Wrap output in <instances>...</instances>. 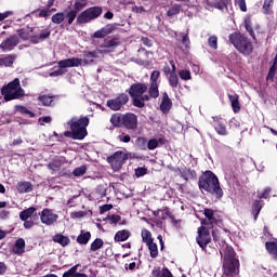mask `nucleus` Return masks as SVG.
<instances>
[{"label":"nucleus","instance_id":"obj_59","mask_svg":"<svg viewBox=\"0 0 277 277\" xmlns=\"http://www.w3.org/2000/svg\"><path fill=\"white\" fill-rule=\"evenodd\" d=\"M87 213L83 211L71 212L70 217L72 220H79V217H85Z\"/></svg>","mask_w":277,"mask_h":277},{"label":"nucleus","instance_id":"obj_14","mask_svg":"<svg viewBox=\"0 0 277 277\" xmlns=\"http://www.w3.org/2000/svg\"><path fill=\"white\" fill-rule=\"evenodd\" d=\"M123 126L126 129H136L137 128V116L133 113H127L123 115Z\"/></svg>","mask_w":277,"mask_h":277},{"label":"nucleus","instance_id":"obj_16","mask_svg":"<svg viewBox=\"0 0 277 277\" xmlns=\"http://www.w3.org/2000/svg\"><path fill=\"white\" fill-rule=\"evenodd\" d=\"M16 44H18V37L13 35L0 44V49L3 52L12 51Z\"/></svg>","mask_w":277,"mask_h":277},{"label":"nucleus","instance_id":"obj_24","mask_svg":"<svg viewBox=\"0 0 277 277\" xmlns=\"http://www.w3.org/2000/svg\"><path fill=\"white\" fill-rule=\"evenodd\" d=\"M90 239H92V234H90V232L81 230L80 235L77 237V242L85 246Z\"/></svg>","mask_w":277,"mask_h":277},{"label":"nucleus","instance_id":"obj_11","mask_svg":"<svg viewBox=\"0 0 277 277\" xmlns=\"http://www.w3.org/2000/svg\"><path fill=\"white\" fill-rule=\"evenodd\" d=\"M197 243L202 250L211 243V233L207 227L201 226L198 228Z\"/></svg>","mask_w":277,"mask_h":277},{"label":"nucleus","instance_id":"obj_21","mask_svg":"<svg viewBox=\"0 0 277 277\" xmlns=\"http://www.w3.org/2000/svg\"><path fill=\"white\" fill-rule=\"evenodd\" d=\"M228 98H229L234 114H239V111H241V104H239V95H237V94L230 95L229 94Z\"/></svg>","mask_w":277,"mask_h":277},{"label":"nucleus","instance_id":"obj_18","mask_svg":"<svg viewBox=\"0 0 277 277\" xmlns=\"http://www.w3.org/2000/svg\"><path fill=\"white\" fill-rule=\"evenodd\" d=\"M16 189L19 194H29L30 192H34V185H31V182H18L16 184Z\"/></svg>","mask_w":277,"mask_h":277},{"label":"nucleus","instance_id":"obj_55","mask_svg":"<svg viewBox=\"0 0 277 277\" xmlns=\"http://www.w3.org/2000/svg\"><path fill=\"white\" fill-rule=\"evenodd\" d=\"M85 3H82L79 0H76L74 3V12H76V14H79V12H81V10H83V8H85Z\"/></svg>","mask_w":277,"mask_h":277},{"label":"nucleus","instance_id":"obj_61","mask_svg":"<svg viewBox=\"0 0 277 277\" xmlns=\"http://www.w3.org/2000/svg\"><path fill=\"white\" fill-rule=\"evenodd\" d=\"M10 16H14V11H5L0 13V23L1 21H5V18H10Z\"/></svg>","mask_w":277,"mask_h":277},{"label":"nucleus","instance_id":"obj_36","mask_svg":"<svg viewBox=\"0 0 277 277\" xmlns=\"http://www.w3.org/2000/svg\"><path fill=\"white\" fill-rule=\"evenodd\" d=\"M105 246V242L101 238H96L90 247L91 252H96L97 250H101Z\"/></svg>","mask_w":277,"mask_h":277},{"label":"nucleus","instance_id":"obj_38","mask_svg":"<svg viewBox=\"0 0 277 277\" xmlns=\"http://www.w3.org/2000/svg\"><path fill=\"white\" fill-rule=\"evenodd\" d=\"M148 93L151 98H157L159 96V83H150Z\"/></svg>","mask_w":277,"mask_h":277},{"label":"nucleus","instance_id":"obj_22","mask_svg":"<svg viewBox=\"0 0 277 277\" xmlns=\"http://www.w3.org/2000/svg\"><path fill=\"white\" fill-rule=\"evenodd\" d=\"M265 248L272 258L277 259V239L273 241H266Z\"/></svg>","mask_w":277,"mask_h":277},{"label":"nucleus","instance_id":"obj_57","mask_svg":"<svg viewBox=\"0 0 277 277\" xmlns=\"http://www.w3.org/2000/svg\"><path fill=\"white\" fill-rule=\"evenodd\" d=\"M65 137H71V140H81L79 137V133H76L75 131H65L64 132Z\"/></svg>","mask_w":277,"mask_h":277},{"label":"nucleus","instance_id":"obj_42","mask_svg":"<svg viewBox=\"0 0 277 277\" xmlns=\"http://www.w3.org/2000/svg\"><path fill=\"white\" fill-rule=\"evenodd\" d=\"M65 18L68 25H72V23H75V18H77V11L69 10L66 13Z\"/></svg>","mask_w":277,"mask_h":277},{"label":"nucleus","instance_id":"obj_29","mask_svg":"<svg viewBox=\"0 0 277 277\" xmlns=\"http://www.w3.org/2000/svg\"><path fill=\"white\" fill-rule=\"evenodd\" d=\"M110 122L114 127H122L124 124V115L115 114L110 118Z\"/></svg>","mask_w":277,"mask_h":277},{"label":"nucleus","instance_id":"obj_37","mask_svg":"<svg viewBox=\"0 0 277 277\" xmlns=\"http://www.w3.org/2000/svg\"><path fill=\"white\" fill-rule=\"evenodd\" d=\"M142 241L143 243H150L153 242V234H150V230L148 229H143L141 233Z\"/></svg>","mask_w":277,"mask_h":277},{"label":"nucleus","instance_id":"obj_4","mask_svg":"<svg viewBox=\"0 0 277 277\" xmlns=\"http://www.w3.org/2000/svg\"><path fill=\"white\" fill-rule=\"evenodd\" d=\"M1 94L4 96V101L6 102L16 101L25 96V90H23V87H21V80L15 78L13 81L2 87Z\"/></svg>","mask_w":277,"mask_h":277},{"label":"nucleus","instance_id":"obj_31","mask_svg":"<svg viewBox=\"0 0 277 277\" xmlns=\"http://www.w3.org/2000/svg\"><path fill=\"white\" fill-rule=\"evenodd\" d=\"M34 213H36V208L30 207L19 213V220H22V222H26V220H29Z\"/></svg>","mask_w":277,"mask_h":277},{"label":"nucleus","instance_id":"obj_30","mask_svg":"<svg viewBox=\"0 0 277 277\" xmlns=\"http://www.w3.org/2000/svg\"><path fill=\"white\" fill-rule=\"evenodd\" d=\"M51 21L54 25H62L64 21H66V13L64 12H58L52 15Z\"/></svg>","mask_w":277,"mask_h":277},{"label":"nucleus","instance_id":"obj_1","mask_svg":"<svg viewBox=\"0 0 277 277\" xmlns=\"http://www.w3.org/2000/svg\"><path fill=\"white\" fill-rule=\"evenodd\" d=\"M199 188L201 192L212 194L219 199L224 196V190H222V187L220 186V180L217 179V175L211 171H206L199 177Z\"/></svg>","mask_w":277,"mask_h":277},{"label":"nucleus","instance_id":"obj_17","mask_svg":"<svg viewBox=\"0 0 277 277\" xmlns=\"http://www.w3.org/2000/svg\"><path fill=\"white\" fill-rule=\"evenodd\" d=\"M97 55H98V50L84 53L83 58H81L82 61L81 66H88L90 64H94V60H96Z\"/></svg>","mask_w":277,"mask_h":277},{"label":"nucleus","instance_id":"obj_12","mask_svg":"<svg viewBox=\"0 0 277 277\" xmlns=\"http://www.w3.org/2000/svg\"><path fill=\"white\" fill-rule=\"evenodd\" d=\"M118 39H107L104 41V43H102L98 49L97 52L101 55H107V53H114V51H116V48L118 47Z\"/></svg>","mask_w":277,"mask_h":277},{"label":"nucleus","instance_id":"obj_43","mask_svg":"<svg viewBox=\"0 0 277 277\" xmlns=\"http://www.w3.org/2000/svg\"><path fill=\"white\" fill-rule=\"evenodd\" d=\"M272 8H274V0H264V4H263L264 14H272Z\"/></svg>","mask_w":277,"mask_h":277},{"label":"nucleus","instance_id":"obj_60","mask_svg":"<svg viewBox=\"0 0 277 277\" xmlns=\"http://www.w3.org/2000/svg\"><path fill=\"white\" fill-rule=\"evenodd\" d=\"M182 44H184L185 49H189V44H190V41H189V36H187V34H182Z\"/></svg>","mask_w":277,"mask_h":277},{"label":"nucleus","instance_id":"obj_3","mask_svg":"<svg viewBox=\"0 0 277 277\" xmlns=\"http://www.w3.org/2000/svg\"><path fill=\"white\" fill-rule=\"evenodd\" d=\"M229 42L233 44V47H235L238 53H241V55L248 56L251 55L252 51H254L252 41L239 32L230 34Z\"/></svg>","mask_w":277,"mask_h":277},{"label":"nucleus","instance_id":"obj_2","mask_svg":"<svg viewBox=\"0 0 277 277\" xmlns=\"http://www.w3.org/2000/svg\"><path fill=\"white\" fill-rule=\"evenodd\" d=\"M221 256H224L223 274L225 277L239 276V260L235 259V250L226 246L220 251Z\"/></svg>","mask_w":277,"mask_h":277},{"label":"nucleus","instance_id":"obj_56","mask_svg":"<svg viewBox=\"0 0 277 277\" xmlns=\"http://www.w3.org/2000/svg\"><path fill=\"white\" fill-rule=\"evenodd\" d=\"M159 77H161V72L159 70H154L150 75V83H159Z\"/></svg>","mask_w":277,"mask_h":277},{"label":"nucleus","instance_id":"obj_64","mask_svg":"<svg viewBox=\"0 0 277 277\" xmlns=\"http://www.w3.org/2000/svg\"><path fill=\"white\" fill-rule=\"evenodd\" d=\"M49 16H51V11H49V9H42L40 12H39V17L40 18H49Z\"/></svg>","mask_w":277,"mask_h":277},{"label":"nucleus","instance_id":"obj_34","mask_svg":"<svg viewBox=\"0 0 277 277\" xmlns=\"http://www.w3.org/2000/svg\"><path fill=\"white\" fill-rule=\"evenodd\" d=\"M159 144H163V138H151L147 142L148 150H155V148H159Z\"/></svg>","mask_w":277,"mask_h":277},{"label":"nucleus","instance_id":"obj_26","mask_svg":"<svg viewBox=\"0 0 277 277\" xmlns=\"http://www.w3.org/2000/svg\"><path fill=\"white\" fill-rule=\"evenodd\" d=\"M53 241H55V243H60V246H63V248H65V246H68V243H70V238L62 234H56L53 237Z\"/></svg>","mask_w":277,"mask_h":277},{"label":"nucleus","instance_id":"obj_41","mask_svg":"<svg viewBox=\"0 0 277 277\" xmlns=\"http://www.w3.org/2000/svg\"><path fill=\"white\" fill-rule=\"evenodd\" d=\"M169 84L171 88H179V76L176 72H171L169 76Z\"/></svg>","mask_w":277,"mask_h":277},{"label":"nucleus","instance_id":"obj_23","mask_svg":"<svg viewBox=\"0 0 277 277\" xmlns=\"http://www.w3.org/2000/svg\"><path fill=\"white\" fill-rule=\"evenodd\" d=\"M77 269H79V264H76L71 268H69L67 272L63 274V277H88L84 273H78Z\"/></svg>","mask_w":277,"mask_h":277},{"label":"nucleus","instance_id":"obj_40","mask_svg":"<svg viewBox=\"0 0 277 277\" xmlns=\"http://www.w3.org/2000/svg\"><path fill=\"white\" fill-rule=\"evenodd\" d=\"M17 38H21L22 40H30L31 38V29H22L19 30L18 35H16Z\"/></svg>","mask_w":277,"mask_h":277},{"label":"nucleus","instance_id":"obj_32","mask_svg":"<svg viewBox=\"0 0 277 277\" xmlns=\"http://www.w3.org/2000/svg\"><path fill=\"white\" fill-rule=\"evenodd\" d=\"M130 235L131 234L127 229L119 230L115 235V241H127V239H129Z\"/></svg>","mask_w":277,"mask_h":277},{"label":"nucleus","instance_id":"obj_44","mask_svg":"<svg viewBox=\"0 0 277 277\" xmlns=\"http://www.w3.org/2000/svg\"><path fill=\"white\" fill-rule=\"evenodd\" d=\"M49 170H52V172H60V168H62V161L60 160H53L48 164Z\"/></svg>","mask_w":277,"mask_h":277},{"label":"nucleus","instance_id":"obj_50","mask_svg":"<svg viewBox=\"0 0 277 277\" xmlns=\"http://www.w3.org/2000/svg\"><path fill=\"white\" fill-rule=\"evenodd\" d=\"M208 44L211 49L216 51V49H217V36H215V35L210 36L209 39H208Z\"/></svg>","mask_w":277,"mask_h":277},{"label":"nucleus","instance_id":"obj_46","mask_svg":"<svg viewBox=\"0 0 277 277\" xmlns=\"http://www.w3.org/2000/svg\"><path fill=\"white\" fill-rule=\"evenodd\" d=\"M182 176H184L185 181L196 179V171L192 169H186L183 171Z\"/></svg>","mask_w":277,"mask_h":277},{"label":"nucleus","instance_id":"obj_49","mask_svg":"<svg viewBox=\"0 0 277 277\" xmlns=\"http://www.w3.org/2000/svg\"><path fill=\"white\" fill-rule=\"evenodd\" d=\"M179 76L183 81H189L192 79V71L182 69L180 70Z\"/></svg>","mask_w":277,"mask_h":277},{"label":"nucleus","instance_id":"obj_39","mask_svg":"<svg viewBox=\"0 0 277 277\" xmlns=\"http://www.w3.org/2000/svg\"><path fill=\"white\" fill-rule=\"evenodd\" d=\"M261 209H263V205L261 203V200L254 201L252 206V213H253L254 220L259 217V214L261 213Z\"/></svg>","mask_w":277,"mask_h":277},{"label":"nucleus","instance_id":"obj_13","mask_svg":"<svg viewBox=\"0 0 277 277\" xmlns=\"http://www.w3.org/2000/svg\"><path fill=\"white\" fill-rule=\"evenodd\" d=\"M83 64V61L81 58L72 57V58H66L58 62V68L64 70V68H75L78 66H81Z\"/></svg>","mask_w":277,"mask_h":277},{"label":"nucleus","instance_id":"obj_15","mask_svg":"<svg viewBox=\"0 0 277 277\" xmlns=\"http://www.w3.org/2000/svg\"><path fill=\"white\" fill-rule=\"evenodd\" d=\"M213 127L219 135H228V130H226V121L222 118L212 117Z\"/></svg>","mask_w":277,"mask_h":277},{"label":"nucleus","instance_id":"obj_6","mask_svg":"<svg viewBox=\"0 0 277 277\" xmlns=\"http://www.w3.org/2000/svg\"><path fill=\"white\" fill-rule=\"evenodd\" d=\"M67 124L70 127V131L78 133L81 140H84L88 135V124H90V118L88 117H74Z\"/></svg>","mask_w":277,"mask_h":277},{"label":"nucleus","instance_id":"obj_7","mask_svg":"<svg viewBox=\"0 0 277 277\" xmlns=\"http://www.w3.org/2000/svg\"><path fill=\"white\" fill-rule=\"evenodd\" d=\"M101 14H103V9L101 6H91L77 16V23L78 25H85V23L98 18Z\"/></svg>","mask_w":277,"mask_h":277},{"label":"nucleus","instance_id":"obj_54","mask_svg":"<svg viewBox=\"0 0 277 277\" xmlns=\"http://www.w3.org/2000/svg\"><path fill=\"white\" fill-rule=\"evenodd\" d=\"M15 109L18 111V114H26L27 116H30V118H34V113H31L25 106H15Z\"/></svg>","mask_w":277,"mask_h":277},{"label":"nucleus","instance_id":"obj_10","mask_svg":"<svg viewBox=\"0 0 277 277\" xmlns=\"http://www.w3.org/2000/svg\"><path fill=\"white\" fill-rule=\"evenodd\" d=\"M129 103V95L126 93L119 94L117 97L107 101V107L113 111H120L124 105Z\"/></svg>","mask_w":277,"mask_h":277},{"label":"nucleus","instance_id":"obj_20","mask_svg":"<svg viewBox=\"0 0 277 277\" xmlns=\"http://www.w3.org/2000/svg\"><path fill=\"white\" fill-rule=\"evenodd\" d=\"M114 31V25L108 24L102 29L94 32L93 38H105L106 36H109Z\"/></svg>","mask_w":277,"mask_h":277},{"label":"nucleus","instance_id":"obj_33","mask_svg":"<svg viewBox=\"0 0 277 277\" xmlns=\"http://www.w3.org/2000/svg\"><path fill=\"white\" fill-rule=\"evenodd\" d=\"M183 8V5L181 4H173L168 11H167V16H176L177 14H181V9Z\"/></svg>","mask_w":277,"mask_h":277},{"label":"nucleus","instance_id":"obj_47","mask_svg":"<svg viewBox=\"0 0 277 277\" xmlns=\"http://www.w3.org/2000/svg\"><path fill=\"white\" fill-rule=\"evenodd\" d=\"M135 144L137 148H140L141 150H146V148H148V143L146 142V137L136 138Z\"/></svg>","mask_w":277,"mask_h":277},{"label":"nucleus","instance_id":"obj_9","mask_svg":"<svg viewBox=\"0 0 277 277\" xmlns=\"http://www.w3.org/2000/svg\"><path fill=\"white\" fill-rule=\"evenodd\" d=\"M41 223L45 226H55L60 215H57L52 209L44 208L40 213Z\"/></svg>","mask_w":277,"mask_h":277},{"label":"nucleus","instance_id":"obj_25","mask_svg":"<svg viewBox=\"0 0 277 277\" xmlns=\"http://www.w3.org/2000/svg\"><path fill=\"white\" fill-rule=\"evenodd\" d=\"M14 254H23L25 252V239L19 238L15 241V246L13 247Z\"/></svg>","mask_w":277,"mask_h":277},{"label":"nucleus","instance_id":"obj_8","mask_svg":"<svg viewBox=\"0 0 277 277\" xmlns=\"http://www.w3.org/2000/svg\"><path fill=\"white\" fill-rule=\"evenodd\" d=\"M127 159H129V154L124 150H118L107 158V162L111 166L115 172H118V170L122 169Z\"/></svg>","mask_w":277,"mask_h":277},{"label":"nucleus","instance_id":"obj_58","mask_svg":"<svg viewBox=\"0 0 277 277\" xmlns=\"http://www.w3.org/2000/svg\"><path fill=\"white\" fill-rule=\"evenodd\" d=\"M51 36V30L49 29H43L39 34V38L41 39V42L47 40Z\"/></svg>","mask_w":277,"mask_h":277},{"label":"nucleus","instance_id":"obj_27","mask_svg":"<svg viewBox=\"0 0 277 277\" xmlns=\"http://www.w3.org/2000/svg\"><path fill=\"white\" fill-rule=\"evenodd\" d=\"M16 56L14 55H6L4 57H0V66H4L5 68H10L13 66Z\"/></svg>","mask_w":277,"mask_h":277},{"label":"nucleus","instance_id":"obj_28","mask_svg":"<svg viewBox=\"0 0 277 277\" xmlns=\"http://www.w3.org/2000/svg\"><path fill=\"white\" fill-rule=\"evenodd\" d=\"M151 274H153L154 277H173L172 273L168 268H162V269L161 268H155L151 272Z\"/></svg>","mask_w":277,"mask_h":277},{"label":"nucleus","instance_id":"obj_45","mask_svg":"<svg viewBox=\"0 0 277 277\" xmlns=\"http://www.w3.org/2000/svg\"><path fill=\"white\" fill-rule=\"evenodd\" d=\"M230 3V0H214L213 5L216 10H224Z\"/></svg>","mask_w":277,"mask_h":277},{"label":"nucleus","instance_id":"obj_52","mask_svg":"<svg viewBox=\"0 0 277 277\" xmlns=\"http://www.w3.org/2000/svg\"><path fill=\"white\" fill-rule=\"evenodd\" d=\"M203 214L207 217V220L209 221L210 224H213L215 222V217L213 216V210L211 209H205L203 210Z\"/></svg>","mask_w":277,"mask_h":277},{"label":"nucleus","instance_id":"obj_51","mask_svg":"<svg viewBox=\"0 0 277 277\" xmlns=\"http://www.w3.org/2000/svg\"><path fill=\"white\" fill-rule=\"evenodd\" d=\"M85 172H88V167L81 166V167L76 168L72 171V174H74V176H83V174H85Z\"/></svg>","mask_w":277,"mask_h":277},{"label":"nucleus","instance_id":"obj_5","mask_svg":"<svg viewBox=\"0 0 277 277\" xmlns=\"http://www.w3.org/2000/svg\"><path fill=\"white\" fill-rule=\"evenodd\" d=\"M148 90V87L145 83H135L132 84L129 91L130 96L133 98L134 107H144L146 101L150 100L148 94H144Z\"/></svg>","mask_w":277,"mask_h":277},{"label":"nucleus","instance_id":"obj_35","mask_svg":"<svg viewBox=\"0 0 277 277\" xmlns=\"http://www.w3.org/2000/svg\"><path fill=\"white\" fill-rule=\"evenodd\" d=\"M148 250L150 252L151 259H157L159 256V249L157 248V243L154 241L147 243Z\"/></svg>","mask_w":277,"mask_h":277},{"label":"nucleus","instance_id":"obj_62","mask_svg":"<svg viewBox=\"0 0 277 277\" xmlns=\"http://www.w3.org/2000/svg\"><path fill=\"white\" fill-rule=\"evenodd\" d=\"M276 69H277V65H276V63H274L272 65V67L269 68L267 79H274V77L276 75Z\"/></svg>","mask_w":277,"mask_h":277},{"label":"nucleus","instance_id":"obj_53","mask_svg":"<svg viewBox=\"0 0 277 277\" xmlns=\"http://www.w3.org/2000/svg\"><path fill=\"white\" fill-rule=\"evenodd\" d=\"M147 173H148V169H146V167H138L135 169V176L137 179L142 176H146Z\"/></svg>","mask_w":277,"mask_h":277},{"label":"nucleus","instance_id":"obj_63","mask_svg":"<svg viewBox=\"0 0 277 277\" xmlns=\"http://www.w3.org/2000/svg\"><path fill=\"white\" fill-rule=\"evenodd\" d=\"M237 5L241 12H248V6L246 5V0H237Z\"/></svg>","mask_w":277,"mask_h":277},{"label":"nucleus","instance_id":"obj_19","mask_svg":"<svg viewBox=\"0 0 277 277\" xmlns=\"http://www.w3.org/2000/svg\"><path fill=\"white\" fill-rule=\"evenodd\" d=\"M160 109L163 114H168V111H170V109H172V101H170V96H168V93H163V95H162Z\"/></svg>","mask_w":277,"mask_h":277},{"label":"nucleus","instance_id":"obj_48","mask_svg":"<svg viewBox=\"0 0 277 277\" xmlns=\"http://www.w3.org/2000/svg\"><path fill=\"white\" fill-rule=\"evenodd\" d=\"M39 101H40V103H42V105H44L45 107H49L51 105V103H53V96L41 95V96H39Z\"/></svg>","mask_w":277,"mask_h":277}]
</instances>
